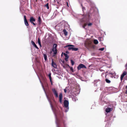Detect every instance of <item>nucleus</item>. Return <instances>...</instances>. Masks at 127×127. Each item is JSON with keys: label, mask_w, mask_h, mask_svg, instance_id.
Segmentation results:
<instances>
[{"label": "nucleus", "mask_w": 127, "mask_h": 127, "mask_svg": "<svg viewBox=\"0 0 127 127\" xmlns=\"http://www.w3.org/2000/svg\"><path fill=\"white\" fill-rule=\"evenodd\" d=\"M52 90L55 97H58V93L57 91L54 88L52 89Z\"/></svg>", "instance_id": "6e6552de"}, {"label": "nucleus", "mask_w": 127, "mask_h": 127, "mask_svg": "<svg viewBox=\"0 0 127 127\" xmlns=\"http://www.w3.org/2000/svg\"><path fill=\"white\" fill-rule=\"evenodd\" d=\"M70 70L72 72H73L74 71L73 69V68L72 67H70Z\"/></svg>", "instance_id": "473e14b6"}, {"label": "nucleus", "mask_w": 127, "mask_h": 127, "mask_svg": "<svg viewBox=\"0 0 127 127\" xmlns=\"http://www.w3.org/2000/svg\"><path fill=\"white\" fill-rule=\"evenodd\" d=\"M92 25V24L91 23H90L88 24V26H91Z\"/></svg>", "instance_id": "72a5a7b5"}, {"label": "nucleus", "mask_w": 127, "mask_h": 127, "mask_svg": "<svg viewBox=\"0 0 127 127\" xmlns=\"http://www.w3.org/2000/svg\"><path fill=\"white\" fill-rule=\"evenodd\" d=\"M78 49L77 48L73 47L72 50V51H77L78 50Z\"/></svg>", "instance_id": "5701e85b"}, {"label": "nucleus", "mask_w": 127, "mask_h": 127, "mask_svg": "<svg viewBox=\"0 0 127 127\" xmlns=\"http://www.w3.org/2000/svg\"><path fill=\"white\" fill-rule=\"evenodd\" d=\"M63 55L64 56H65V60L66 61H68V59L69 58V56H68V55L66 54L65 53H63Z\"/></svg>", "instance_id": "4468645a"}, {"label": "nucleus", "mask_w": 127, "mask_h": 127, "mask_svg": "<svg viewBox=\"0 0 127 127\" xmlns=\"http://www.w3.org/2000/svg\"><path fill=\"white\" fill-rule=\"evenodd\" d=\"M104 48H99V50H100L101 51H103L104 49Z\"/></svg>", "instance_id": "2f4dec72"}, {"label": "nucleus", "mask_w": 127, "mask_h": 127, "mask_svg": "<svg viewBox=\"0 0 127 127\" xmlns=\"http://www.w3.org/2000/svg\"><path fill=\"white\" fill-rule=\"evenodd\" d=\"M94 43L95 44H97L98 43V41L97 40L95 39L94 40Z\"/></svg>", "instance_id": "393cba45"}, {"label": "nucleus", "mask_w": 127, "mask_h": 127, "mask_svg": "<svg viewBox=\"0 0 127 127\" xmlns=\"http://www.w3.org/2000/svg\"><path fill=\"white\" fill-rule=\"evenodd\" d=\"M55 70L54 69H52V71H53V70Z\"/></svg>", "instance_id": "3c124183"}, {"label": "nucleus", "mask_w": 127, "mask_h": 127, "mask_svg": "<svg viewBox=\"0 0 127 127\" xmlns=\"http://www.w3.org/2000/svg\"><path fill=\"white\" fill-rule=\"evenodd\" d=\"M51 73L50 72L49 73V74H48V76L49 77H50L51 76Z\"/></svg>", "instance_id": "f704fd0d"}, {"label": "nucleus", "mask_w": 127, "mask_h": 127, "mask_svg": "<svg viewBox=\"0 0 127 127\" xmlns=\"http://www.w3.org/2000/svg\"><path fill=\"white\" fill-rule=\"evenodd\" d=\"M81 6H82V11H83V12L84 13L86 10V9H85V8L83 6H82V5L81 4Z\"/></svg>", "instance_id": "4be33fe9"}, {"label": "nucleus", "mask_w": 127, "mask_h": 127, "mask_svg": "<svg viewBox=\"0 0 127 127\" xmlns=\"http://www.w3.org/2000/svg\"><path fill=\"white\" fill-rule=\"evenodd\" d=\"M69 102L68 100H65L64 101V106L65 112H67L69 109Z\"/></svg>", "instance_id": "f03ea898"}, {"label": "nucleus", "mask_w": 127, "mask_h": 127, "mask_svg": "<svg viewBox=\"0 0 127 127\" xmlns=\"http://www.w3.org/2000/svg\"><path fill=\"white\" fill-rule=\"evenodd\" d=\"M39 45H40V47H41V44H39Z\"/></svg>", "instance_id": "8fccbe9b"}, {"label": "nucleus", "mask_w": 127, "mask_h": 127, "mask_svg": "<svg viewBox=\"0 0 127 127\" xmlns=\"http://www.w3.org/2000/svg\"><path fill=\"white\" fill-rule=\"evenodd\" d=\"M30 21L31 23H32L33 22H34L35 20L32 17H31L30 18Z\"/></svg>", "instance_id": "f3484780"}, {"label": "nucleus", "mask_w": 127, "mask_h": 127, "mask_svg": "<svg viewBox=\"0 0 127 127\" xmlns=\"http://www.w3.org/2000/svg\"><path fill=\"white\" fill-rule=\"evenodd\" d=\"M87 22L88 20L86 19V17H85L80 20V21L79 22V23L82 26V28L84 29L85 28V26H85H82V25L85 22L87 23Z\"/></svg>", "instance_id": "7ed1b4c3"}, {"label": "nucleus", "mask_w": 127, "mask_h": 127, "mask_svg": "<svg viewBox=\"0 0 127 127\" xmlns=\"http://www.w3.org/2000/svg\"><path fill=\"white\" fill-rule=\"evenodd\" d=\"M106 106L107 107V108H106L105 111L107 113L110 112L112 110L113 108H112V106H111L110 105H108L107 106Z\"/></svg>", "instance_id": "39448f33"}, {"label": "nucleus", "mask_w": 127, "mask_h": 127, "mask_svg": "<svg viewBox=\"0 0 127 127\" xmlns=\"http://www.w3.org/2000/svg\"><path fill=\"white\" fill-rule=\"evenodd\" d=\"M38 42L39 44H41V42L39 38H38Z\"/></svg>", "instance_id": "7c9ffc66"}, {"label": "nucleus", "mask_w": 127, "mask_h": 127, "mask_svg": "<svg viewBox=\"0 0 127 127\" xmlns=\"http://www.w3.org/2000/svg\"><path fill=\"white\" fill-rule=\"evenodd\" d=\"M38 22L39 24L40 25L41 23V18L39 16L38 18Z\"/></svg>", "instance_id": "6ab92c4d"}, {"label": "nucleus", "mask_w": 127, "mask_h": 127, "mask_svg": "<svg viewBox=\"0 0 127 127\" xmlns=\"http://www.w3.org/2000/svg\"><path fill=\"white\" fill-rule=\"evenodd\" d=\"M51 64L52 66L55 68H57V66L56 63H55L53 61V59L52 60Z\"/></svg>", "instance_id": "9d476101"}, {"label": "nucleus", "mask_w": 127, "mask_h": 127, "mask_svg": "<svg viewBox=\"0 0 127 127\" xmlns=\"http://www.w3.org/2000/svg\"><path fill=\"white\" fill-rule=\"evenodd\" d=\"M51 82V85H53V84H52V81H51V82Z\"/></svg>", "instance_id": "a18cd8bd"}, {"label": "nucleus", "mask_w": 127, "mask_h": 127, "mask_svg": "<svg viewBox=\"0 0 127 127\" xmlns=\"http://www.w3.org/2000/svg\"><path fill=\"white\" fill-rule=\"evenodd\" d=\"M126 93L127 94V90H126Z\"/></svg>", "instance_id": "c03bdc74"}, {"label": "nucleus", "mask_w": 127, "mask_h": 127, "mask_svg": "<svg viewBox=\"0 0 127 127\" xmlns=\"http://www.w3.org/2000/svg\"><path fill=\"white\" fill-rule=\"evenodd\" d=\"M71 62L72 65H73L74 64V62L72 60H71Z\"/></svg>", "instance_id": "c756f323"}, {"label": "nucleus", "mask_w": 127, "mask_h": 127, "mask_svg": "<svg viewBox=\"0 0 127 127\" xmlns=\"http://www.w3.org/2000/svg\"><path fill=\"white\" fill-rule=\"evenodd\" d=\"M60 0H54V2L56 4H59Z\"/></svg>", "instance_id": "b1692460"}, {"label": "nucleus", "mask_w": 127, "mask_h": 127, "mask_svg": "<svg viewBox=\"0 0 127 127\" xmlns=\"http://www.w3.org/2000/svg\"><path fill=\"white\" fill-rule=\"evenodd\" d=\"M72 100L73 101H76V100L75 98H73Z\"/></svg>", "instance_id": "ea45409f"}, {"label": "nucleus", "mask_w": 127, "mask_h": 127, "mask_svg": "<svg viewBox=\"0 0 127 127\" xmlns=\"http://www.w3.org/2000/svg\"><path fill=\"white\" fill-rule=\"evenodd\" d=\"M25 24V25L28 26H29V24L26 19V16L25 15L24 16Z\"/></svg>", "instance_id": "9b49d317"}, {"label": "nucleus", "mask_w": 127, "mask_h": 127, "mask_svg": "<svg viewBox=\"0 0 127 127\" xmlns=\"http://www.w3.org/2000/svg\"><path fill=\"white\" fill-rule=\"evenodd\" d=\"M63 32H64V34L65 36H66L67 34V32L66 31V30H65V29L64 30Z\"/></svg>", "instance_id": "412c9836"}, {"label": "nucleus", "mask_w": 127, "mask_h": 127, "mask_svg": "<svg viewBox=\"0 0 127 127\" xmlns=\"http://www.w3.org/2000/svg\"><path fill=\"white\" fill-rule=\"evenodd\" d=\"M93 9L91 8L90 9V12H89V14H88V16L89 17V18H90L91 16L90 14H91L92 13H93Z\"/></svg>", "instance_id": "a211bd4d"}, {"label": "nucleus", "mask_w": 127, "mask_h": 127, "mask_svg": "<svg viewBox=\"0 0 127 127\" xmlns=\"http://www.w3.org/2000/svg\"><path fill=\"white\" fill-rule=\"evenodd\" d=\"M68 66L69 68H70V67H71L69 65H68Z\"/></svg>", "instance_id": "09e8293b"}, {"label": "nucleus", "mask_w": 127, "mask_h": 127, "mask_svg": "<svg viewBox=\"0 0 127 127\" xmlns=\"http://www.w3.org/2000/svg\"><path fill=\"white\" fill-rule=\"evenodd\" d=\"M105 81L106 82L108 83H110L111 82L110 80L108 79H105Z\"/></svg>", "instance_id": "bb28decb"}, {"label": "nucleus", "mask_w": 127, "mask_h": 127, "mask_svg": "<svg viewBox=\"0 0 127 127\" xmlns=\"http://www.w3.org/2000/svg\"><path fill=\"white\" fill-rule=\"evenodd\" d=\"M126 89L127 88V86H126Z\"/></svg>", "instance_id": "864d4df0"}, {"label": "nucleus", "mask_w": 127, "mask_h": 127, "mask_svg": "<svg viewBox=\"0 0 127 127\" xmlns=\"http://www.w3.org/2000/svg\"><path fill=\"white\" fill-rule=\"evenodd\" d=\"M36 2L37 1V0H35Z\"/></svg>", "instance_id": "5fc2aeb1"}, {"label": "nucleus", "mask_w": 127, "mask_h": 127, "mask_svg": "<svg viewBox=\"0 0 127 127\" xmlns=\"http://www.w3.org/2000/svg\"><path fill=\"white\" fill-rule=\"evenodd\" d=\"M43 56L44 58V59L45 61L47 60V56L45 54H43Z\"/></svg>", "instance_id": "aec40b11"}, {"label": "nucleus", "mask_w": 127, "mask_h": 127, "mask_svg": "<svg viewBox=\"0 0 127 127\" xmlns=\"http://www.w3.org/2000/svg\"><path fill=\"white\" fill-rule=\"evenodd\" d=\"M67 6H68V7H69V6H68V4L67 3Z\"/></svg>", "instance_id": "49530a36"}, {"label": "nucleus", "mask_w": 127, "mask_h": 127, "mask_svg": "<svg viewBox=\"0 0 127 127\" xmlns=\"http://www.w3.org/2000/svg\"><path fill=\"white\" fill-rule=\"evenodd\" d=\"M100 70L101 71H103V70L101 69H100Z\"/></svg>", "instance_id": "79ce46f5"}, {"label": "nucleus", "mask_w": 127, "mask_h": 127, "mask_svg": "<svg viewBox=\"0 0 127 127\" xmlns=\"http://www.w3.org/2000/svg\"><path fill=\"white\" fill-rule=\"evenodd\" d=\"M126 71H124L123 73L121 74V75L120 79L121 81H122L123 80V79L124 77V76L126 75Z\"/></svg>", "instance_id": "ddd939ff"}, {"label": "nucleus", "mask_w": 127, "mask_h": 127, "mask_svg": "<svg viewBox=\"0 0 127 127\" xmlns=\"http://www.w3.org/2000/svg\"><path fill=\"white\" fill-rule=\"evenodd\" d=\"M74 46L72 45H66L65 47H68V50H72V47Z\"/></svg>", "instance_id": "f8f14e48"}, {"label": "nucleus", "mask_w": 127, "mask_h": 127, "mask_svg": "<svg viewBox=\"0 0 127 127\" xmlns=\"http://www.w3.org/2000/svg\"><path fill=\"white\" fill-rule=\"evenodd\" d=\"M64 92L65 93H66V89H64Z\"/></svg>", "instance_id": "e433bc0d"}, {"label": "nucleus", "mask_w": 127, "mask_h": 127, "mask_svg": "<svg viewBox=\"0 0 127 127\" xmlns=\"http://www.w3.org/2000/svg\"><path fill=\"white\" fill-rule=\"evenodd\" d=\"M83 68H86V67L84 65L82 64H80L78 66L77 69L78 70H79Z\"/></svg>", "instance_id": "423d86ee"}, {"label": "nucleus", "mask_w": 127, "mask_h": 127, "mask_svg": "<svg viewBox=\"0 0 127 127\" xmlns=\"http://www.w3.org/2000/svg\"><path fill=\"white\" fill-rule=\"evenodd\" d=\"M31 43L33 45V46L36 49H38V47L35 44V43L32 40L31 41Z\"/></svg>", "instance_id": "2eb2a0df"}, {"label": "nucleus", "mask_w": 127, "mask_h": 127, "mask_svg": "<svg viewBox=\"0 0 127 127\" xmlns=\"http://www.w3.org/2000/svg\"><path fill=\"white\" fill-rule=\"evenodd\" d=\"M38 78H39V80L40 82V83H41V85H42V88H43V89L44 91H45V89H44V88L43 86V85H42V83L41 82V80H40L39 78V77H38Z\"/></svg>", "instance_id": "c85d7f7f"}, {"label": "nucleus", "mask_w": 127, "mask_h": 127, "mask_svg": "<svg viewBox=\"0 0 127 127\" xmlns=\"http://www.w3.org/2000/svg\"><path fill=\"white\" fill-rule=\"evenodd\" d=\"M65 53L67 54H68L69 53V52L68 51H66L65 52Z\"/></svg>", "instance_id": "58836bf2"}, {"label": "nucleus", "mask_w": 127, "mask_h": 127, "mask_svg": "<svg viewBox=\"0 0 127 127\" xmlns=\"http://www.w3.org/2000/svg\"><path fill=\"white\" fill-rule=\"evenodd\" d=\"M87 2H90L91 1L90 0H86Z\"/></svg>", "instance_id": "a19ab883"}, {"label": "nucleus", "mask_w": 127, "mask_h": 127, "mask_svg": "<svg viewBox=\"0 0 127 127\" xmlns=\"http://www.w3.org/2000/svg\"><path fill=\"white\" fill-rule=\"evenodd\" d=\"M101 82L99 80H95L94 81V86H101Z\"/></svg>", "instance_id": "20e7f679"}, {"label": "nucleus", "mask_w": 127, "mask_h": 127, "mask_svg": "<svg viewBox=\"0 0 127 127\" xmlns=\"http://www.w3.org/2000/svg\"><path fill=\"white\" fill-rule=\"evenodd\" d=\"M59 102L61 103H62V100L63 98V94L62 93H60L59 95Z\"/></svg>", "instance_id": "1a4fd4ad"}, {"label": "nucleus", "mask_w": 127, "mask_h": 127, "mask_svg": "<svg viewBox=\"0 0 127 127\" xmlns=\"http://www.w3.org/2000/svg\"><path fill=\"white\" fill-rule=\"evenodd\" d=\"M49 79H50V82H51V81H52V78H51V77H49Z\"/></svg>", "instance_id": "c9c22d12"}, {"label": "nucleus", "mask_w": 127, "mask_h": 127, "mask_svg": "<svg viewBox=\"0 0 127 127\" xmlns=\"http://www.w3.org/2000/svg\"><path fill=\"white\" fill-rule=\"evenodd\" d=\"M52 51L54 52V55L53 56H54L55 55H56L57 53V49H53Z\"/></svg>", "instance_id": "dca6fc26"}, {"label": "nucleus", "mask_w": 127, "mask_h": 127, "mask_svg": "<svg viewBox=\"0 0 127 127\" xmlns=\"http://www.w3.org/2000/svg\"><path fill=\"white\" fill-rule=\"evenodd\" d=\"M31 23H32V24H33V25L34 26H35L36 25V24L35 23H33V22H32Z\"/></svg>", "instance_id": "4c0bfd02"}, {"label": "nucleus", "mask_w": 127, "mask_h": 127, "mask_svg": "<svg viewBox=\"0 0 127 127\" xmlns=\"http://www.w3.org/2000/svg\"><path fill=\"white\" fill-rule=\"evenodd\" d=\"M125 66L126 67V68H127V63L125 65Z\"/></svg>", "instance_id": "37998d69"}, {"label": "nucleus", "mask_w": 127, "mask_h": 127, "mask_svg": "<svg viewBox=\"0 0 127 127\" xmlns=\"http://www.w3.org/2000/svg\"><path fill=\"white\" fill-rule=\"evenodd\" d=\"M110 74H111L112 75H113V74L112 73H110Z\"/></svg>", "instance_id": "603ef678"}, {"label": "nucleus", "mask_w": 127, "mask_h": 127, "mask_svg": "<svg viewBox=\"0 0 127 127\" xmlns=\"http://www.w3.org/2000/svg\"><path fill=\"white\" fill-rule=\"evenodd\" d=\"M57 45L56 44H54V47L53 49H57Z\"/></svg>", "instance_id": "a878e982"}, {"label": "nucleus", "mask_w": 127, "mask_h": 127, "mask_svg": "<svg viewBox=\"0 0 127 127\" xmlns=\"http://www.w3.org/2000/svg\"><path fill=\"white\" fill-rule=\"evenodd\" d=\"M44 91L45 92V93L47 98L49 102L50 103V105H51V109H52V110L54 114V115H55V120H56V124L57 125V127H60L59 126V121L58 120L57 118V115H56V114L55 111V110H54V109H53V106L51 104V102L50 101V99H49V98L48 97L47 94L46 93V92L45 91Z\"/></svg>", "instance_id": "f257e3e1"}, {"label": "nucleus", "mask_w": 127, "mask_h": 127, "mask_svg": "<svg viewBox=\"0 0 127 127\" xmlns=\"http://www.w3.org/2000/svg\"><path fill=\"white\" fill-rule=\"evenodd\" d=\"M107 124H106V126H105V127H107Z\"/></svg>", "instance_id": "de8ad7c7"}, {"label": "nucleus", "mask_w": 127, "mask_h": 127, "mask_svg": "<svg viewBox=\"0 0 127 127\" xmlns=\"http://www.w3.org/2000/svg\"><path fill=\"white\" fill-rule=\"evenodd\" d=\"M45 6L47 8V9H49V4L48 3H47L46 4Z\"/></svg>", "instance_id": "cd10ccee"}, {"label": "nucleus", "mask_w": 127, "mask_h": 127, "mask_svg": "<svg viewBox=\"0 0 127 127\" xmlns=\"http://www.w3.org/2000/svg\"><path fill=\"white\" fill-rule=\"evenodd\" d=\"M104 95V93H102L100 96V99L102 102L101 104L103 105L105 103V102L102 100V98L103 97Z\"/></svg>", "instance_id": "0eeeda50"}]
</instances>
